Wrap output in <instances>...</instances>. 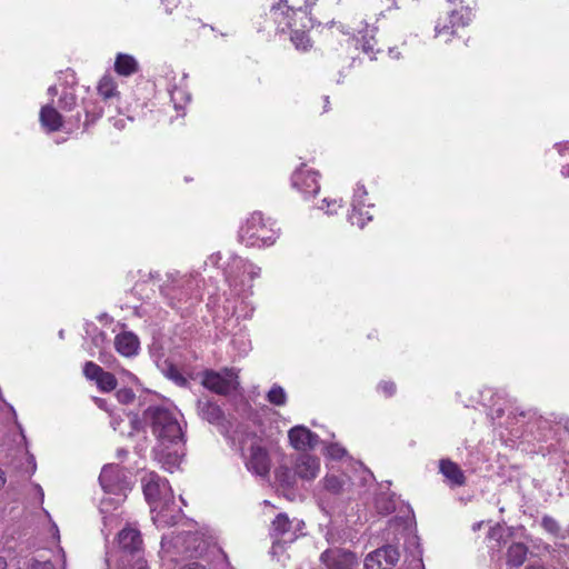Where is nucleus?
<instances>
[{
	"label": "nucleus",
	"mask_w": 569,
	"mask_h": 569,
	"mask_svg": "<svg viewBox=\"0 0 569 569\" xmlns=\"http://www.w3.org/2000/svg\"><path fill=\"white\" fill-rule=\"evenodd\" d=\"M62 79H63L64 83L68 86H74L77 82L76 73L71 69H67V70L60 72L59 80H62Z\"/></svg>",
	"instance_id": "37998d69"
},
{
	"label": "nucleus",
	"mask_w": 569,
	"mask_h": 569,
	"mask_svg": "<svg viewBox=\"0 0 569 569\" xmlns=\"http://www.w3.org/2000/svg\"><path fill=\"white\" fill-rule=\"evenodd\" d=\"M41 525V535H46L47 547L49 550L53 549L57 551V556H60L62 549L59 546L60 535L59 529L54 522L51 521L47 510L42 509L41 513H38V525Z\"/></svg>",
	"instance_id": "aec40b11"
},
{
	"label": "nucleus",
	"mask_w": 569,
	"mask_h": 569,
	"mask_svg": "<svg viewBox=\"0 0 569 569\" xmlns=\"http://www.w3.org/2000/svg\"><path fill=\"white\" fill-rule=\"evenodd\" d=\"M200 282L198 274L169 272L160 286V292L172 308H178L189 300L197 301L200 299Z\"/></svg>",
	"instance_id": "20e7f679"
},
{
	"label": "nucleus",
	"mask_w": 569,
	"mask_h": 569,
	"mask_svg": "<svg viewBox=\"0 0 569 569\" xmlns=\"http://www.w3.org/2000/svg\"><path fill=\"white\" fill-rule=\"evenodd\" d=\"M48 91H49L50 94H57V87L56 86H51Z\"/></svg>",
	"instance_id": "e2e57ef3"
},
{
	"label": "nucleus",
	"mask_w": 569,
	"mask_h": 569,
	"mask_svg": "<svg viewBox=\"0 0 569 569\" xmlns=\"http://www.w3.org/2000/svg\"><path fill=\"white\" fill-rule=\"evenodd\" d=\"M110 417H111L110 426L112 427V429L114 431L119 430L120 423L122 422L121 416L111 413Z\"/></svg>",
	"instance_id": "49530a36"
},
{
	"label": "nucleus",
	"mask_w": 569,
	"mask_h": 569,
	"mask_svg": "<svg viewBox=\"0 0 569 569\" xmlns=\"http://www.w3.org/2000/svg\"><path fill=\"white\" fill-rule=\"evenodd\" d=\"M119 546L124 552L133 555L140 550L142 543L140 532L133 528H124L118 536Z\"/></svg>",
	"instance_id": "393cba45"
},
{
	"label": "nucleus",
	"mask_w": 569,
	"mask_h": 569,
	"mask_svg": "<svg viewBox=\"0 0 569 569\" xmlns=\"http://www.w3.org/2000/svg\"><path fill=\"white\" fill-rule=\"evenodd\" d=\"M471 8L467 4H461L460 8L452 9L449 16L442 20L440 19L435 27L436 36H446V40L453 34L459 27H466L472 20Z\"/></svg>",
	"instance_id": "9b49d317"
},
{
	"label": "nucleus",
	"mask_w": 569,
	"mask_h": 569,
	"mask_svg": "<svg viewBox=\"0 0 569 569\" xmlns=\"http://www.w3.org/2000/svg\"><path fill=\"white\" fill-rule=\"evenodd\" d=\"M346 453V449L338 443H330L326 447V455L331 459H341Z\"/></svg>",
	"instance_id": "ea45409f"
},
{
	"label": "nucleus",
	"mask_w": 569,
	"mask_h": 569,
	"mask_svg": "<svg viewBox=\"0 0 569 569\" xmlns=\"http://www.w3.org/2000/svg\"><path fill=\"white\" fill-rule=\"evenodd\" d=\"M278 229L270 219H264L261 212H253L241 226L239 239L247 247H269L278 238Z\"/></svg>",
	"instance_id": "423d86ee"
},
{
	"label": "nucleus",
	"mask_w": 569,
	"mask_h": 569,
	"mask_svg": "<svg viewBox=\"0 0 569 569\" xmlns=\"http://www.w3.org/2000/svg\"><path fill=\"white\" fill-rule=\"evenodd\" d=\"M6 483L4 472L0 469V488Z\"/></svg>",
	"instance_id": "13d9d810"
},
{
	"label": "nucleus",
	"mask_w": 569,
	"mask_h": 569,
	"mask_svg": "<svg viewBox=\"0 0 569 569\" xmlns=\"http://www.w3.org/2000/svg\"><path fill=\"white\" fill-rule=\"evenodd\" d=\"M439 471L451 487H461L466 483V477L462 469L449 459L440 460Z\"/></svg>",
	"instance_id": "5701e85b"
},
{
	"label": "nucleus",
	"mask_w": 569,
	"mask_h": 569,
	"mask_svg": "<svg viewBox=\"0 0 569 569\" xmlns=\"http://www.w3.org/2000/svg\"><path fill=\"white\" fill-rule=\"evenodd\" d=\"M179 569H206V568L198 562H189V563L180 567Z\"/></svg>",
	"instance_id": "3c124183"
},
{
	"label": "nucleus",
	"mask_w": 569,
	"mask_h": 569,
	"mask_svg": "<svg viewBox=\"0 0 569 569\" xmlns=\"http://www.w3.org/2000/svg\"><path fill=\"white\" fill-rule=\"evenodd\" d=\"M321 203L322 204L319 206V209L323 210L326 208V212L328 214L337 213V211L342 207L341 200L337 199L323 198Z\"/></svg>",
	"instance_id": "58836bf2"
},
{
	"label": "nucleus",
	"mask_w": 569,
	"mask_h": 569,
	"mask_svg": "<svg viewBox=\"0 0 569 569\" xmlns=\"http://www.w3.org/2000/svg\"><path fill=\"white\" fill-rule=\"evenodd\" d=\"M541 526L547 532L551 533L556 539L563 540L566 538V535L561 530L559 523L552 517L545 516L541 520Z\"/></svg>",
	"instance_id": "72a5a7b5"
},
{
	"label": "nucleus",
	"mask_w": 569,
	"mask_h": 569,
	"mask_svg": "<svg viewBox=\"0 0 569 569\" xmlns=\"http://www.w3.org/2000/svg\"><path fill=\"white\" fill-rule=\"evenodd\" d=\"M537 426L538 430H545L549 427V422L541 417L536 418L535 422L529 423L530 431H533V427Z\"/></svg>",
	"instance_id": "c03bdc74"
},
{
	"label": "nucleus",
	"mask_w": 569,
	"mask_h": 569,
	"mask_svg": "<svg viewBox=\"0 0 569 569\" xmlns=\"http://www.w3.org/2000/svg\"><path fill=\"white\" fill-rule=\"evenodd\" d=\"M320 561L327 569H356L358 567L357 556L341 548L325 550L320 555Z\"/></svg>",
	"instance_id": "4468645a"
},
{
	"label": "nucleus",
	"mask_w": 569,
	"mask_h": 569,
	"mask_svg": "<svg viewBox=\"0 0 569 569\" xmlns=\"http://www.w3.org/2000/svg\"><path fill=\"white\" fill-rule=\"evenodd\" d=\"M77 104V97L71 91H64L58 102L60 109L64 111H72Z\"/></svg>",
	"instance_id": "4c0bfd02"
},
{
	"label": "nucleus",
	"mask_w": 569,
	"mask_h": 569,
	"mask_svg": "<svg viewBox=\"0 0 569 569\" xmlns=\"http://www.w3.org/2000/svg\"><path fill=\"white\" fill-rule=\"evenodd\" d=\"M295 473L303 480L315 479L320 470L318 458L308 453H300L295 461Z\"/></svg>",
	"instance_id": "4be33fe9"
},
{
	"label": "nucleus",
	"mask_w": 569,
	"mask_h": 569,
	"mask_svg": "<svg viewBox=\"0 0 569 569\" xmlns=\"http://www.w3.org/2000/svg\"><path fill=\"white\" fill-rule=\"evenodd\" d=\"M122 569H126L124 567ZM134 569H147L146 561L141 556H137L134 561Z\"/></svg>",
	"instance_id": "8fccbe9b"
},
{
	"label": "nucleus",
	"mask_w": 569,
	"mask_h": 569,
	"mask_svg": "<svg viewBox=\"0 0 569 569\" xmlns=\"http://www.w3.org/2000/svg\"><path fill=\"white\" fill-rule=\"evenodd\" d=\"M98 389L102 392H109L117 388V379L116 377L108 372L103 371V373L94 381Z\"/></svg>",
	"instance_id": "f704fd0d"
},
{
	"label": "nucleus",
	"mask_w": 569,
	"mask_h": 569,
	"mask_svg": "<svg viewBox=\"0 0 569 569\" xmlns=\"http://www.w3.org/2000/svg\"><path fill=\"white\" fill-rule=\"evenodd\" d=\"M142 488L144 497L150 505V509L154 505H161L166 500H172L173 495L168 481L156 472H149L142 478Z\"/></svg>",
	"instance_id": "6e6552de"
},
{
	"label": "nucleus",
	"mask_w": 569,
	"mask_h": 569,
	"mask_svg": "<svg viewBox=\"0 0 569 569\" xmlns=\"http://www.w3.org/2000/svg\"><path fill=\"white\" fill-rule=\"evenodd\" d=\"M103 371L104 370L100 366L92 361L84 362L82 368L83 376L90 381H96Z\"/></svg>",
	"instance_id": "e433bc0d"
},
{
	"label": "nucleus",
	"mask_w": 569,
	"mask_h": 569,
	"mask_svg": "<svg viewBox=\"0 0 569 569\" xmlns=\"http://www.w3.org/2000/svg\"><path fill=\"white\" fill-rule=\"evenodd\" d=\"M561 173L563 177L569 178V163L562 166Z\"/></svg>",
	"instance_id": "6e6d98bb"
},
{
	"label": "nucleus",
	"mask_w": 569,
	"mask_h": 569,
	"mask_svg": "<svg viewBox=\"0 0 569 569\" xmlns=\"http://www.w3.org/2000/svg\"><path fill=\"white\" fill-rule=\"evenodd\" d=\"M526 569H546V568L543 566H541V565H532V566H529Z\"/></svg>",
	"instance_id": "052dcab7"
},
{
	"label": "nucleus",
	"mask_w": 569,
	"mask_h": 569,
	"mask_svg": "<svg viewBox=\"0 0 569 569\" xmlns=\"http://www.w3.org/2000/svg\"><path fill=\"white\" fill-rule=\"evenodd\" d=\"M389 53L391 54L392 58L395 59H398L399 58V52H396L393 49H390Z\"/></svg>",
	"instance_id": "680f3d73"
},
{
	"label": "nucleus",
	"mask_w": 569,
	"mask_h": 569,
	"mask_svg": "<svg viewBox=\"0 0 569 569\" xmlns=\"http://www.w3.org/2000/svg\"><path fill=\"white\" fill-rule=\"evenodd\" d=\"M197 409L199 416L210 423L219 425L223 420L221 408L207 398L198 400Z\"/></svg>",
	"instance_id": "a878e982"
},
{
	"label": "nucleus",
	"mask_w": 569,
	"mask_h": 569,
	"mask_svg": "<svg viewBox=\"0 0 569 569\" xmlns=\"http://www.w3.org/2000/svg\"><path fill=\"white\" fill-rule=\"evenodd\" d=\"M202 385L218 395H228L239 386L238 373L229 368L219 372L207 370L202 377Z\"/></svg>",
	"instance_id": "1a4fd4ad"
},
{
	"label": "nucleus",
	"mask_w": 569,
	"mask_h": 569,
	"mask_svg": "<svg viewBox=\"0 0 569 569\" xmlns=\"http://www.w3.org/2000/svg\"><path fill=\"white\" fill-rule=\"evenodd\" d=\"M367 194L365 186L357 184L351 201V211L348 214L350 223L360 229H362L368 221L372 220V214L369 210L372 208V204L367 202Z\"/></svg>",
	"instance_id": "f8f14e48"
},
{
	"label": "nucleus",
	"mask_w": 569,
	"mask_h": 569,
	"mask_svg": "<svg viewBox=\"0 0 569 569\" xmlns=\"http://www.w3.org/2000/svg\"><path fill=\"white\" fill-rule=\"evenodd\" d=\"M223 272L231 291L238 297L248 298L252 295V282L260 277L261 268L231 253Z\"/></svg>",
	"instance_id": "39448f33"
},
{
	"label": "nucleus",
	"mask_w": 569,
	"mask_h": 569,
	"mask_svg": "<svg viewBox=\"0 0 569 569\" xmlns=\"http://www.w3.org/2000/svg\"><path fill=\"white\" fill-rule=\"evenodd\" d=\"M176 408L166 406H150L143 412V421L151 429L158 443H180L183 431Z\"/></svg>",
	"instance_id": "f03ea898"
},
{
	"label": "nucleus",
	"mask_w": 569,
	"mask_h": 569,
	"mask_svg": "<svg viewBox=\"0 0 569 569\" xmlns=\"http://www.w3.org/2000/svg\"><path fill=\"white\" fill-rule=\"evenodd\" d=\"M322 485L328 492L332 495H339L345 490V486L347 485V477L328 475L323 478Z\"/></svg>",
	"instance_id": "c756f323"
},
{
	"label": "nucleus",
	"mask_w": 569,
	"mask_h": 569,
	"mask_svg": "<svg viewBox=\"0 0 569 569\" xmlns=\"http://www.w3.org/2000/svg\"><path fill=\"white\" fill-rule=\"evenodd\" d=\"M398 549L391 545L370 552L365 559V569H391L399 560Z\"/></svg>",
	"instance_id": "dca6fc26"
},
{
	"label": "nucleus",
	"mask_w": 569,
	"mask_h": 569,
	"mask_svg": "<svg viewBox=\"0 0 569 569\" xmlns=\"http://www.w3.org/2000/svg\"><path fill=\"white\" fill-rule=\"evenodd\" d=\"M7 560L3 557H0V569H7Z\"/></svg>",
	"instance_id": "bf43d9fd"
},
{
	"label": "nucleus",
	"mask_w": 569,
	"mask_h": 569,
	"mask_svg": "<svg viewBox=\"0 0 569 569\" xmlns=\"http://www.w3.org/2000/svg\"><path fill=\"white\" fill-rule=\"evenodd\" d=\"M206 547V540L202 535L197 531H183L176 535L172 539L162 537L161 549L170 553L173 549L174 555L196 556L200 555Z\"/></svg>",
	"instance_id": "0eeeda50"
},
{
	"label": "nucleus",
	"mask_w": 569,
	"mask_h": 569,
	"mask_svg": "<svg viewBox=\"0 0 569 569\" xmlns=\"http://www.w3.org/2000/svg\"><path fill=\"white\" fill-rule=\"evenodd\" d=\"M40 121L43 129L48 132L64 131L70 132L72 127L63 120V117L58 112L54 107L43 106L40 111Z\"/></svg>",
	"instance_id": "412c9836"
},
{
	"label": "nucleus",
	"mask_w": 569,
	"mask_h": 569,
	"mask_svg": "<svg viewBox=\"0 0 569 569\" xmlns=\"http://www.w3.org/2000/svg\"><path fill=\"white\" fill-rule=\"evenodd\" d=\"M164 6L166 13L171 14L173 9L179 6L180 0H161Z\"/></svg>",
	"instance_id": "a18cd8bd"
},
{
	"label": "nucleus",
	"mask_w": 569,
	"mask_h": 569,
	"mask_svg": "<svg viewBox=\"0 0 569 569\" xmlns=\"http://www.w3.org/2000/svg\"><path fill=\"white\" fill-rule=\"evenodd\" d=\"M183 455V439L180 443H158L153 449L154 459L169 472L179 468Z\"/></svg>",
	"instance_id": "ddd939ff"
},
{
	"label": "nucleus",
	"mask_w": 569,
	"mask_h": 569,
	"mask_svg": "<svg viewBox=\"0 0 569 569\" xmlns=\"http://www.w3.org/2000/svg\"><path fill=\"white\" fill-rule=\"evenodd\" d=\"M378 390L386 397H391L396 392V385L392 381H381L378 385Z\"/></svg>",
	"instance_id": "79ce46f5"
},
{
	"label": "nucleus",
	"mask_w": 569,
	"mask_h": 569,
	"mask_svg": "<svg viewBox=\"0 0 569 569\" xmlns=\"http://www.w3.org/2000/svg\"><path fill=\"white\" fill-rule=\"evenodd\" d=\"M362 50H363V52L369 53L373 50V46L369 41H366L362 44Z\"/></svg>",
	"instance_id": "5fc2aeb1"
},
{
	"label": "nucleus",
	"mask_w": 569,
	"mask_h": 569,
	"mask_svg": "<svg viewBox=\"0 0 569 569\" xmlns=\"http://www.w3.org/2000/svg\"><path fill=\"white\" fill-rule=\"evenodd\" d=\"M94 402L97 403V406L103 410H107L108 411V408H107V401L104 399H101V398H94Z\"/></svg>",
	"instance_id": "864d4df0"
},
{
	"label": "nucleus",
	"mask_w": 569,
	"mask_h": 569,
	"mask_svg": "<svg viewBox=\"0 0 569 569\" xmlns=\"http://www.w3.org/2000/svg\"><path fill=\"white\" fill-rule=\"evenodd\" d=\"M528 548L520 542L512 543L508 548L507 561L510 566L520 567L527 557Z\"/></svg>",
	"instance_id": "c85d7f7f"
},
{
	"label": "nucleus",
	"mask_w": 569,
	"mask_h": 569,
	"mask_svg": "<svg viewBox=\"0 0 569 569\" xmlns=\"http://www.w3.org/2000/svg\"><path fill=\"white\" fill-rule=\"evenodd\" d=\"M220 260H221V253L216 252V253H212L211 256H209L206 263H211L212 266L218 267Z\"/></svg>",
	"instance_id": "de8ad7c7"
},
{
	"label": "nucleus",
	"mask_w": 569,
	"mask_h": 569,
	"mask_svg": "<svg viewBox=\"0 0 569 569\" xmlns=\"http://www.w3.org/2000/svg\"><path fill=\"white\" fill-rule=\"evenodd\" d=\"M303 521L289 519L287 513H279L271 523L270 536L274 543L292 542L301 535Z\"/></svg>",
	"instance_id": "9d476101"
},
{
	"label": "nucleus",
	"mask_w": 569,
	"mask_h": 569,
	"mask_svg": "<svg viewBox=\"0 0 569 569\" xmlns=\"http://www.w3.org/2000/svg\"><path fill=\"white\" fill-rule=\"evenodd\" d=\"M168 92L176 109L181 108L182 104L189 101L190 99L188 92L181 86L179 87L177 84H170L168 88Z\"/></svg>",
	"instance_id": "473e14b6"
},
{
	"label": "nucleus",
	"mask_w": 569,
	"mask_h": 569,
	"mask_svg": "<svg viewBox=\"0 0 569 569\" xmlns=\"http://www.w3.org/2000/svg\"><path fill=\"white\" fill-rule=\"evenodd\" d=\"M267 399L274 406H284L287 402V393L282 387L274 385L269 390Z\"/></svg>",
	"instance_id": "c9c22d12"
},
{
	"label": "nucleus",
	"mask_w": 569,
	"mask_h": 569,
	"mask_svg": "<svg viewBox=\"0 0 569 569\" xmlns=\"http://www.w3.org/2000/svg\"><path fill=\"white\" fill-rule=\"evenodd\" d=\"M481 525H482V522H476V523L472 526V530H473V531L479 530V529L481 528Z\"/></svg>",
	"instance_id": "0e129e2a"
},
{
	"label": "nucleus",
	"mask_w": 569,
	"mask_h": 569,
	"mask_svg": "<svg viewBox=\"0 0 569 569\" xmlns=\"http://www.w3.org/2000/svg\"><path fill=\"white\" fill-rule=\"evenodd\" d=\"M114 348L121 356L132 357L138 353L139 339L129 331L118 333L114 338Z\"/></svg>",
	"instance_id": "b1692460"
},
{
	"label": "nucleus",
	"mask_w": 569,
	"mask_h": 569,
	"mask_svg": "<svg viewBox=\"0 0 569 569\" xmlns=\"http://www.w3.org/2000/svg\"><path fill=\"white\" fill-rule=\"evenodd\" d=\"M116 397L120 403L128 405L134 400L136 395L131 389L123 388L117 391Z\"/></svg>",
	"instance_id": "a19ab883"
},
{
	"label": "nucleus",
	"mask_w": 569,
	"mask_h": 569,
	"mask_svg": "<svg viewBox=\"0 0 569 569\" xmlns=\"http://www.w3.org/2000/svg\"><path fill=\"white\" fill-rule=\"evenodd\" d=\"M139 425H140V422H139L137 419H132V420H131V429H132L133 431L139 430Z\"/></svg>",
	"instance_id": "4d7b16f0"
},
{
	"label": "nucleus",
	"mask_w": 569,
	"mask_h": 569,
	"mask_svg": "<svg viewBox=\"0 0 569 569\" xmlns=\"http://www.w3.org/2000/svg\"><path fill=\"white\" fill-rule=\"evenodd\" d=\"M99 96L106 100H119L120 92L113 77L104 74L98 82L97 87Z\"/></svg>",
	"instance_id": "bb28decb"
},
{
	"label": "nucleus",
	"mask_w": 569,
	"mask_h": 569,
	"mask_svg": "<svg viewBox=\"0 0 569 569\" xmlns=\"http://www.w3.org/2000/svg\"><path fill=\"white\" fill-rule=\"evenodd\" d=\"M114 69L118 74L129 77L137 72L138 62L132 56L119 53L114 62Z\"/></svg>",
	"instance_id": "cd10ccee"
},
{
	"label": "nucleus",
	"mask_w": 569,
	"mask_h": 569,
	"mask_svg": "<svg viewBox=\"0 0 569 569\" xmlns=\"http://www.w3.org/2000/svg\"><path fill=\"white\" fill-rule=\"evenodd\" d=\"M376 508L379 513L389 515L396 510L393 495L380 493L376 499Z\"/></svg>",
	"instance_id": "2f4dec72"
},
{
	"label": "nucleus",
	"mask_w": 569,
	"mask_h": 569,
	"mask_svg": "<svg viewBox=\"0 0 569 569\" xmlns=\"http://www.w3.org/2000/svg\"><path fill=\"white\" fill-rule=\"evenodd\" d=\"M271 20L280 32H290V40L297 50L311 48L308 31L313 27L312 18L299 0H278L269 11Z\"/></svg>",
	"instance_id": "f257e3e1"
},
{
	"label": "nucleus",
	"mask_w": 569,
	"mask_h": 569,
	"mask_svg": "<svg viewBox=\"0 0 569 569\" xmlns=\"http://www.w3.org/2000/svg\"><path fill=\"white\" fill-rule=\"evenodd\" d=\"M92 343L97 349L100 350L99 360L104 365H110V360L112 359V356L104 351V348L107 345L106 333L103 331H97L92 336Z\"/></svg>",
	"instance_id": "7c9ffc66"
},
{
	"label": "nucleus",
	"mask_w": 569,
	"mask_h": 569,
	"mask_svg": "<svg viewBox=\"0 0 569 569\" xmlns=\"http://www.w3.org/2000/svg\"><path fill=\"white\" fill-rule=\"evenodd\" d=\"M318 176L317 171L308 169L306 164H301V167L292 173V187L305 196L316 194L320 189Z\"/></svg>",
	"instance_id": "f3484780"
},
{
	"label": "nucleus",
	"mask_w": 569,
	"mask_h": 569,
	"mask_svg": "<svg viewBox=\"0 0 569 569\" xmlns=\"http://www.w3.org/2000/svg\"><path fill=\"white\" fill-rule=\"evenodd\" d=\"M290 443L297 450L313 449L320 441L319 436L303 426H296L288 433Z\"/></svg>",
	"instance_id": "6ab92c4d"
},
{
	"label": "nucleus",
	"mask_w": 569,
	"mask_h": 569,
	"mask_svg": "<svg viewBox=\"0 0 569 569\" xmlns=\"http://www.w3.org/2000/svg\"><path fill=\"white\" fill-rule=\"evenodd\" d=\"M38 569H54V566L51 559H43L42 561L38 559Z\"/></svg>",
	"instance_id": "09e8293b"
},
{
	"label": "nucleus",
	"mask_w": 569,
	"mask_h": 569,
	"mask_svg": "<svg viewBox=\"0 0 569 569\" xmlns=\"http://www.w3.org/2000/svg\"><path fill=\"white\" fill-rule=\"evenodd\" d=\"M247 469L260 477H264L270 470V459L267 450L259 443L250 446L249 452H242Z\"/></svg>",
	"instance_id": "2eb2a0df"
},
{
	"label": "nucleus",
	"mask_w": 569,
	"mask_h": 569,
	"mask_svg": "<svg viewBox=\"0 0 569 569\" xmlns=\"http://www.w3.org/2000/svg\"><path fill=\"white\" fill-rule=\"evenodd\" d=\"M152 521L158 528L173 526L180 518L181 509L174 503V500H166L161 505H154L151 508Z\"/></svg>",
	"instance_id": "a211bd4d"
},
{
	"label": "nucleus",
	"mask_w": 569,
	"mask_h": 569,
	"mask_svg": "<svg viewBox=\"0 0 569 569\" xmlns=\"http://www.w3.org/2000/svg\"><path fill=\"white\" fill-rule=\"evenodd\" d=\"M37 490H38V497L41 496V499H42L43 492H42V489L40 488V486L37 487Z\"/></svg>",
	"instance_id": "338daca9"
},
{
	"label": "nucleus",
	"mask_w": 569,
	"mask_h": 569,
	"mask_svg": "<svg viewBox=\"0 0 569 569\" xmlns=\"http://www.w3.org/2000/svg\"><path fill=\"white\" fill-rule=\"evenodd\" d=\"M99 482L108 497L102 498L100 510L102 513L109 512L112 508L120 506L127 492L131 489V475L119 465H107L102 468L99 476Z\"/></svg>",
	"instance_id": "7ed1b4c3"
},
{
	"label": "nucleus",
	"mask_w": 569,
	"mask_h": 569,
	"mask_svg": "<svg viewBox=\"0 0 569 569\" xmlns=\"http://www.w3.org/2000/svg\"><path fill=\"white\" fill-rule=\"evenodd\" d=\"M323 100H325V111H327L328 106H329V97H325Z\"/></svg>",
	"instance_id": "69168bd1"
},
{
	"label": "nucleus",
	"mask_w": 569,
	"mask_h": 569,
	"mask_svg": "<svg viewBox=\"0 0 569 569\" xmlns=\"http://www.w3.org/2000/svg\"><path fill=\"white\" fill-rule=\"evenodd\" d=\"M500 530H501L500 528L493 529L492 530V537H495L497 535V532L500 531Z\"/></svg>",
	"instance_id": "774afa93"
},
{
	"label": "nucleus",
	"mask_w": 569,
	"mask_h": 569,
	"mask_svg": "<svg viewBox=\"0 0 569 569\" xmlns=\"http://www.w3.org/2000/svg\"><path fill=\"white\" fill-rule=\"evenodd\" d=\"M317 0H303L302 8L310 14V9L316 4Z\"/></svg>",
	"instance_id": "603ef678"
}]
</instances>
